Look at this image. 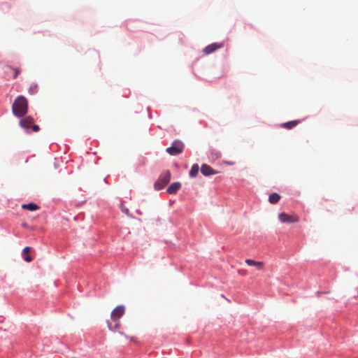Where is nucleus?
Here are the masks:
<instances>
[{"instance_id":"16","label":"nucleus","mask_w":358,"mask_h":358,"mask_svg":"<svg viewBox=\"0 0 358 358\" xmlns=\"http://www.w3.org/2000/svg\"><path fill=\"white\" fill-rule=\"evenodd\" d=\"M7 67L13 71V78L15 79L20 73V69L19 68L12 67L11 66H7Z\"/></svg>"},{"instance_id":"2","label":"nucleus","mask_w":358,"mask_h":358,"mask_svg":"<svg viewBox=\"0 0 358 358\" xmlns=\"http://www.w3.org/2000/svg\"><path fill=\"white\" fill-rule=\"evenodd\" d=\"M125 308L123 306H117L111 313L110 318L115 322L114 326H112L110 322H108V328L110 330L118 329L120 327L119 319L124 315Z\"/></svg>"},{"instance_id":"7","label":"nucleus","mask_w":358,"mask_h":358,"mask_svg":"<svg viewBox=\"0 0 358 358\" xmlns=\"http://www.w3.org/2000/svg\"><path fill=\"white\" fill-rule=\"evenodd\" d=\"M224 45V43H211L208 45H207L204 49H203V52L206 54V55H210L213 52H214L215 51H216L217 50L222 48Z\"/></svg>"},{"instance_id":"12","label":"nucleus","mask_w":358,"mask_h":358,"mask_svg":"<svg viewBox=\"0 0 358 358\" xmlns=\"http://www.w3.org/2000/svg\"><path fill=\"white\" fill-rule=\"evenodd\" d=\"M22 208L30 211H35L39 209V206L34 203H29L27 204H22Z\"/></svg>"},{"instance_id":"17","label":"nucleus","mask_w":358,"mask_h":358,"mask_svg":"<svg viewBox=\"0 0 358 358\" xmlns=\"http://www.w3.org/2000/svg\"><path fill=\"white\" fill-rule=\"evenodd\" d=\"M36 92H37V85H32L29 88V92L31 94H34L36 93Z\"/></svg>"},{"instance_id":"5","label":"nucleus","mask_w":358,"mask_h":358,"mask_svg":"<svg viewBox=\"0 0 358 358\" xmlns=\"http://www.w3.org/2000/svg\"><path fill=\"white\" fill-rule=\"evenodd\" d=\"M34 119L31 116H27L20 120V125L25 129H29L31 127L32 131L36 132L39 130V127L34 124Z\"/></svg>"},{"instance_id":"14","label":"nucleus","mask_w":358,"mask_h":358,"mask_svg":"<svg viewBox=\"0 0 358 358\" xmlns=\"http://www.w3.org/2000/svg\"><path fill=\"white\" fill-rule=\"evenodd\" d=\"M31 248L29 247H25L23 249V254L24 255V259L27 262H30L32 260L31 257L29 255Z\"/></svg>"},{"instance_id":"1","label":"nucleus","mask_w":358,"mask_h":358,"mask_svg":"<svg viewBox=\"0 0 358 358\" xmlns=\"http://www.w3.org/2000/svg\"><path fill=\"white\" fill-rule=\"evenodd\" d=\"M28 110V101L27 99L22 95L18 96L14 101L12 106V112L13 115L18 117L24 116Z\"/></svg>"},{"instance_id":"19","label":"nucleus","mask_w":358,"mask_h":358,"mask_svg":"<svg viewBox=\"0 0 358 358\" xmlns=\"http://www.w3.org/2000/svg\"><path fill=\"white\" fill-rule=\"evenodd\" d=\"M216 156H217V157H219L220 156V155L218 153V154H216Z\"/></svg>"},{"instance_id":"6","label":"nucleus","mask_w":358,"mask_h":358,"mask_svg":"<svg viewBox=\"0 0 358 358\" xmlns=\"http://www.w3.org/2000/svg\"><path fill=\"white\" fill-rule=\"evenodd\" d=\"M278 219L282 223H295L298 222L299 220L296 215H288L285 213L279 214Z\"/></svg>"},{"instance_id":"4","label":"nucleus","mask_w":358,"mask_h":358,"mask_svg":"<svg viewBox=\"0 0 358 358\" xmlns=\"http://www.w3.org/2000/svg\"><path fill=\"white\" fill-rule=\"evenodd\" d=\"M171 180V173L169 171H166L163 173L158 180L155 183V187L156 189L159 190L163 189Z\"/></svg>"},{"instance_id":"9","label":"nucleus","mask_w":358,"mask_h":358,"mask_svg":"<svg viewBox=\"0 0 358 358\" xmlns=\"http://www.w3.org/2000/svg\"><path fill=\"white\" fill-rule=\"evenodd\" d=\"M201 172L203 175L208 176L210 175L216 174L217 171L213 170L210 166L207 164H203L201 168Z\"/></svg>"},{"instance_id":"13","label":"nucleus","mask_w":358,"mask_h":358,"mask_svg":"<svg viewBox=\"0 0 358 358\" xmlns=\"http://www.w3.org/2000/svg\"><path fill=\"white\" fill-rule=\"evenodd\" d=\"M280 199V196L277 193H272L268 197V201L272 203H277Z\"/></svg>"},{"instance_id":"18","label":"nucleus","mask_w":358,"mask_h":358,"mask_svg":"<svg viewBox=\"0 0 358 358\" xmlns=\"http://www.w3.org/2000/svg\"><path fill=\"white\" fill-rule=\"evenodd\" d=\"M122 212L124 213L127 215L129 214V210L127 208L122 209Z\"/></svg>"},{"instance_id":"15","label":"nucleus","mask_w":358,"mask_h":358,"mask_svg":"<svg viewBox=\"0 0 358 358\" xmlns=\"http://www.w3.org/2000/svg\"><path fill=\"white\" fill-rule=\"evenodd\" d=\"M199 170V168L197 164L192 165V166L191 167V169L189 171V176L191 178L195 177L198 174Z\"/></svg>"},{"instance_id":"10","label":"nucleus","mask_w":358,"mask_h":358,"mask_svg":"<svg viewBox=\"0 0 358 358\" xmlns=\"http://www.w3.org/2000/svg\"><path fill=\"white\" fill-rule=\"evenodd\" d=\"M245 263L248 265V266H256L258 270H263L264 269V264L263 262H256L253 259H245Z\"/></svg>"},{"instance_id":"3","label":"nucleus","mask_w":358,"mask_h":358,"mask_svg":"<svg viewBox=\"0 0 358 358\" xmlns=\"http://www.w3.org/2000/svg\"><path fill=\"white\" fill-rule=\"evenodd\" d=\"M184 148V143L179 140H176L172 143L171 147L166 148V151L170 155L176 156L181 154L183 152Z\"/></svg>"},{"instance_id":"11","label":"nucleus","mask_w":358,"mask_h":358,"mask_svg":"<svg viewBox=\"0 0 358 358\" xmlns=\"http://www.w3.org/2000/svg\"><path fill=\"white\" fill-rule=\"evenodd\" d=\"M301 122L300 120H292L280 124V127L287 129H291Z\"/></svg>"},{"instance_id":"8","label":"nucleus","mask_w":358,"mask_h":358,"mask_svg":"<svg viewBox=\"0 0 358 358\" xmlns=\"http://www.w3.org/2000/svg\"><path fill=\"white\" fill-rule=\"evenodd\" d=\"M180 182H174L168 187L166 189V192L169 194H174L180 189Z\"/></svg>"}]
</instances>
